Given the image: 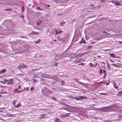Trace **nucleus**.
<instances>
[{"instance_id":"obj_64","label":"nucleus","mask_w":122,"mask_h":122,"mask_svg":"<svg viewBox=\"0 0 122 122\" xmlns=\"http://www.w3.org/2000/svg\"><path fill=\"white\" fill-rule=\"evenodd\" d=\"M27 91H28V88H27Z\"/></svg>"},{"instance_id":"obj_59","label":"nucleus","mask_w":122,"mask_h":122,"mask_svg":"<svg viewBox=\"0 0 122 122\" xmlns=\"http://www.w3.org/2000/svg\"><path fill=\"white\" fill-rule=\"evenodd\" d=\"M1 97V96L0 94V97Z\"/></svg>"},{"instance_id":"obj_25","label":"nucleus","mask_w":122,"mask_h":122,"mask_svg":"<svg viewBox=\"0 0 122 122\" xmlns=\"http://www.w3.org/2000/svg\"><path fill=\"white\" fill-rule=\"evenodd\" d=\"M16 100H14L13 101V102L12 103V104L13 105H14L15 106V104L16 103Z\"/></svg>"},{"instance_id":"obj_38","label":"nucleus","mask_w":122,"mask_h":122,"mask_svg":"<svg viewBox=\"0 0 122 122\" xmlns=\"http://www.w3.org/2000/svg\"><path fill=\"white\" fill-rule=\"evenodd\" d=\"M27 66H25L24 64V66H23V68H27Z\"/></svg>"},{"instance_id":"obj_24","label":"nucleus","mask_w":122,"mask_h":122,"mask_svg":"<svg viewBox=\"0 0 122 122\" xmlns=\"http://www.w3.org/2000/svg\"><path fill=\"white\" fill-rule=\"evenodd\" d=\"M105 122H112V121L110 120H105Z\"/></svg>"},{"instance_id":"obj_35","label":"nucleus","mask_w":122,"mask_h":122,"mask_svg":"<svg viewBox=\"0 0 122 122\" xmlns=\"http://www.w3.org/2000/svg\"><path fill=\"white\" fill-rule=\"evenodd\" d=\"M4 81L6 82L8 81V80L6 79H4Z\"/></svg>"},{"instance_id":"obj_11","label":"nucleus","mask_w":122,"mask_h":122,"mask_svg":"<svg viewBox=\"0 0 122 122\" xmlns=\"http://www.w3.org/2000/svg\"><path fill=\"white\" fill-rule=\"evenodd\" d=\"M114 87L116 89H118V87L117 86V84L116 83V82H114Z\"/></svg>"},{"instance_id":"obj_20","label":"nucleus","mask_w":122,"mask_h":122,"mask_svg":"<svg viewBox=\"0 0 122 122\" xmlns=\"http://www.w3.org/2000/svg\"><path fill=\"white\" fill-rule=\"evenodd\" d=\"M41 40L40 39H39L38 40L36 41L35 42V43L36 44L40 42L41 41Z\"/></svg>"},{"instance_id":"obj_29","label":"nucleus","mask_w":122,"mask_h":122,"mask_svg":"<svg viewBox=\"0 0 122 122\" xmlns=\"http://www.w3.org/2000/svg\"><path fill=\"white\" fill-rule=\"evenodd\" d=\"M67 108H62V109H64V110H65L69 112L70 111L69 110H68V109H67Z\"/></svg>"},{"instance_id":"obj_33","label":"nucleus","mask_w":122,"mask_h":122,"mask_svg":"<svg viewBox=\"0 0 122 122\" xmlns=\"http://www.w3.org/2000/svg\"><path fill=\"white\" fill-rule=\"evenodd\" d=\"M4 112L2 110H0V114H1V113H3Z\"/></svg>"},{"instance_id":"obj_54","label":"nucleus","mask_w":122,"mask_h":122,"mask_svg":"<svg viewBox=\"0 0 122 122\" xmlns=\"http://www.w3.org/2000/svg\"><path fill=\"white\" fill-rule=\"evenodd\" d=\"M37 25H39V23H38V22H37Z\"/></svg>"},{"instance_id":"obj_46","label":"nucleus","mask_w":122,"mask_h":122,"mask_svg":"<svg viewBox=\"0 0 122 122\" xmlns=\"http://www.w3.org/2000/svg\"><path fill=\"white\" fill-rule=\"evenodd\" d=\"M103 34H104L105 33H106V34H107V32L106 31H104L103 32Z\"/></svg>"},{"instance_id":"obj_16","label":"nucleus","mask_w":122,"mask_h":122,"mask_svg":"<svg viewBox=\"0 0 122 122\" xmlns=\"http://www.w3.org/2000/svg\"><path fill=\"white\" fill-rule=\"evenodd\" d=\"M4 10H6L7 11H11L12 10L11 9H4Z\"/></svg>"},{"instance_id":"obj_43","label":"nucleus","mask_w":122,"mask_h":122,"mask_svg":"<svg viewBox=\"0 0 122 122\" xmlns=\"http://www.w3.org/2000/svg\"><path fill=\"white\" fill-rule=\"evenodd\" d=\"M37 70V69H33L32 70V71H36V70Z\"/></svg>"},{"instance_id":"obj_42","label":"nucleus","mask_w":122,"mask_h":122,"mask_svg":"<svg viewBox=\"0 0 122 122\" xmlns=\"http://www.w3.org/2000/svg\"><path fill=\"white\" fill-rule=\"evenodd\" d=\"M119 43L121 44H122V41H119Z\"/></svg>"},{"instance_id":"obj_15","label":"nucleus","mask_w":122,"mask_h":122,"mask_svg":"<svg viewBox=\"0 0 122 122\" xmlns=\"http://www.w3.org/2000/svg\"><path fill=\"white\" fill-rule=\"evenodd\" d=\"M115 5H118V6H121V4L120 3H119L117 2H115Z\"/></svg>"},{"instance_id":"obj_41","label":"nucleus","mask_w":122,"mask_h":122,"mask_svg":"<svg viewBox=\"0 0 122 122\" xmlns=\"http://www.w3.org/2000/svg\"><path fill=\"white\" fill-rule=\"evenodd\" d=\"M95 43H96V42H95L94 41V42H92L91 43V44H95Z\"/></svg>"},{"instance_id":"obj_40","label":"nucleus","mask_w":122,"mask_h":122,"mask_svg":"<svg viewBox=\"0 0 122 122\" xmlns=\"http://www.w3.org/2000/svg\"><path fill=\"white\" fill-rule=\"evenodd\" d=\"M110 65H109V64H108V65H107V67L109 69H110Z\"/></svg>"},{"instance_id":"obj_7","label":"nucleus","mask_w":122,"mask_h":122,"mask_svg":"<svg viewBox=\"0 0 122 122\" xmlns=\"http://www.w3.org/2000/svg\"><path fill=\"white\" fill-rule=\"evenodd\" d=\"M63 32L62 31H58L57 30H56V35H57L58 34H60L61 33H62Z\"/></svg>"},{"instance_id":"obj_10","label":"nucleus","mask_w":122,"mask_h":122,"mask_svg":"<svg viewBox=\"0 0 122 122\" xmlns=\"http://www.w3.org/2000/svg\"><path fill=\"white\" fill-rule=\"evenodd\" d=\"M7 71V70L4 69L1 70V74L5 73Z\"/></svg>"},{"instance_id":"obj_34","label":"nucleus","mask_w":122,"mask_h":122,"mask_svg":"<svg viewBox=\"0 0 122 122\" xmlns=\"http://www.w3.org/2000/svg\"><path fill=\"white\" fill-rule=\"evenodd\" d=\"M84 63H80V64H79L78 65H82V66H84Z\"/></svg>"},{"instance_id":"obj_5","label":"nucleus","mask_w":122,"mask_h":122,"mask_svg":"<svg viewBox=\"0 0 122 122\" xmlns=\"http://www.w3.org/2000/svg\"><path fill=\"white\" fill-rule=\"evenodd\" d=\"M103 73L104 74V76L103 77V78H105L106 77L107 75V73L106 72V70H103Z\"/></svg>"},{"instance_id":"obj_1","label":"nucleus","mask_w":122,"mask_h":122,"mask_svg":"<svg viewBox=\"0 0 122 122\" xmlns=\"http://www.w3.org/2000/svg\"><path fill=\"white\" fill-rule=\"evenodd\" d=\"M74 99H76L77 101L81 100L84 99H87V97L85 96H78L76 97H74L73 98Z\"/></svg>"},{"instance_id":"obj_44","label":"nucleus","mask_w":122,"mask_h":122,"mask_svg":"<svg viewBox=\"0 0 122 122\" xmlns=\"http://www.w3.org/2000/svg\"><path fill=\"white\" fill-rule=\"evenodd\" d=\"M90 5L91 6H92V7L93 6H94V5L93 4H91Z\"/></svg>"},{"instance_id":"obj_49","label":"nucleus","mask_w":122,"mask_h":122,"mask_svg":"<svg viewBox=\"0 0 122 122\" xmlns=\"http://www.w3.org/2000/svg\"><path fill=\"white\" fill-rule=\"evenodd\" d=\"M47 6L48 7H50V5H47Z\"/></svg>"},{"instance_id":"obj_23","label":"nucleus","mask_w":122,"mask_h":122,"mask_svg":"<svg viewBox=\"0 0 122 122\" xmlns=\"http://www.w3.org/2000/svg\"><path fill=\"white\" fill-rule=\"evenodd\" d=\"M112 65L116 67H118V66L116 65V64L113 63L112 64Z\"/></svg>"},{"instance_id":"obj_8","label":"nucleus","mask_w":122,"mask_h":122,"mask_svg":"<svg viewBox=\"0 0 122 122\" xmlns=\"http://www.w3.org/2000/svg\"><path fill=\"white\" fill-rule=\"evenodd\" d=\"M24 66V64H20L18 66V68H23V66Z\"/></svg>"},{"instance_id":"obj_37","label":"nucleus","mask_w":122,"mask_h":122,"mask_svg":"<svg viewBox=\"0 0 122 122\" xmlns=\"http://www.w3.org/2000/svg\"><path fill=\"white\" fill-rule=\"evenodd\" d=\"M86 53H87V52H84L83 53H82L81 54L82 55H84L86 54Z\"/></svg>"},{"instance_id":"obj_2","label":"nucleus","mask_w":122,"mask_h":122,"mask_svg":"<svg viewBox=\"0 0 122 122\" xmlns=\"http://www.w3.org/2000/svg\"><path fill=\"white\" fill-rule=\"evenodd\" d=\"M82 60V59L81 58H80L79 59H76L75 61H73V63L75 64H77L79 63Z\"/></svg>"},{"instance_id":"obj_50","label":"nucleus","mask_w":122,"mask_h":122,"mask_svg":"<svg viewBox=\"0 0 122 122\" xmlns=\"http://www.w3.org/2000/svg\"><path fill=\"white\" fill-rule=\"evenodd\" d=\"M36 81V79H34L33 80V81L34 82H35V81Z\"/></svg>"},{"instance_id":"obj_32","label":"nucleus","mask_w":122,"mask_h":122,"mask_svg":"<svg viewBox=\"0 0 122 122\" xmlns=\"http://www.w3.org/2000/svg\"><path fill=\"white\" fill-rule=\"evenodd\" d=\"M100 74L101 75L102 74V69H101L100 70Z\"/></svg>"},{"instance_id":"obj_58","label":"nucleus","mask_w":122,"mask_h":122,"mask_svg":"<svg viewBox=\"0 0 122 122\" xmlns=\"http://www.w3.org/2000/svg\"><path fill=\"white\" fill-rule=\"evenodd\" d=\"M97 64H96V65H95V66H97Z\"/></svg>"},{"instance_id":"obj_12","label":"nucleus","mask_w":122,"mask_h":122,"mask_svg":"<svg viewBox=\"0 0 122 122\" xmlns=\"http://www.w3.org/2000/svg\"><path fill=\"white\" fill-rule=\"evenodd\" d=\"M55 120V122H61L60 120L59 119L57 118H56Z\"/></svg>"},{"instance_id":"obj_3","label":"nucleus","mask_w":122,"mask_h":122,"mask_svg":"<svg viewBox=\"0 0 122 122\" xmlns=\"http://www.w3.org/2000/svg\"><path fill=\"white\" fill-rule=\"evenodd\" d=\"M39 34V33L37 32L32 31V32H31L30 33V34H29V35H31L34 34L38 35Z\"/></svg>"},{"instance_id":"obj_47","label":"nucleus","mask_w":122,"mask_h":122,"mask_svg":"<svg viewBox=\"0 0 122 122\" xmlns=\"http://www.w3.org/2000/svg\"><path fill=\"white\" fill-rule=\"evenodd\" d=\"M110 82V81H109V82H108V83L107 84H106V86H107L108 85H109V83Z\"/></svg>"},{"instance_id":"obj_45","label":"nucleus","mask_w":122,"mask_h":122,"mask_svg":"<svg viewBox=\"0 0 122 122\" xmlns=\"http://www.w3.org/2000/svg\"><path fill=\"white\" fill-rule=\"evenodd\" d=\"M58 65L57 63H56L55 64V66H57Z\"/></svg>"},{"instance_id":"obj_53","label":"nucleus","mask_w":122,"mask_h":122,"mask_svg":"<svg viewBox=\"0 0 122 122\" xmlns=\"http://www.w3.org/2000/svg\"><path fill=\"white\" fill-rule=\"evenodd\" d=\"M111 2H112V3H114V1H111Z\"/></svg>"},{"instance_id":"obj_18","label":"nucleus","mask_w":122,"mask_h":122,"mask_svg":"<svg viewBox=\"0 0 122 122\" xmlns=\"http://www.w3.org/2000/svg\"><path fill=\"white\" fill-rule=\"evenodd\" d=\"M100 94H101V95H103L105 96H107L108 95V93H99Z\"/></svg>"},{"instance_id":"obj_52","label":"nucleus","mask_w":122,"mask_h":122,"mask_svg":"<svg viewBox=\"0 0 122 122\" xmlns=\"http://www.w3.org/2000/svg\"><path fill=\"white\" fill-rule=\"evenodd\" d=\"M119 117H122V115H120L119 116Z\"/></svg>"},{"instance_id":"obj_39","label":"nucleus","mask_w":122,"mask_h":122,"mask_svg":"<svg viewBox=\"0 0 122 122\" xmlns=\"http://www.w3.org/2000/svg\"><path fill=\"white\" fill-rule=\"evenodd\" d=\"M6 92H0V94H3L4 93H5Z\"/></svg>"},{"instance_id":"obj_36","label":"nucleus","mask_w":122,"mask_h":122,"mask_svg":"<svg viewBox=\"0 0 122 122\" xmlns=\"http://www.w3.org/2000/svg\"><path fill=\"white\" fill-rule=\"evenodd\" d=\"M100 84H104V82L102 81H101L99 82V83Z\"/></svg>"},{"instance_id":"obj_62","label":"nucleus","mask_w":122,"mask_h":122,"mask_svg":"<svg viewBox=\"0 0 122 122\" xmlns=\"http://www.w3.org/2000/svg\"><path fill=\"white\" fill-rule=\"evenodd\" d=\"M108 107H105L104 108H107Z\"/></svg>"},{"instance_id":"obj_48","label":"nucleus","mask_w":122,"mask_h":122,"mask_svg":"<svg viewBox=\"0 0 122 122\" xmlns=\"http://www.w3.org/2000/svg\"><path fill=\"white\" fill-rule=\"evenodd\" d=\"M20 38H25V37H24V36H21Z\"/></svg>"},{"instance_id":"obj_4","label":"nucleus","mask_w":122,"mask_h":122,"mask_svg":"<svg viewBox=\"0 0 122 122\" xmlns=\"http://www.w3.org/2000/svg\"><path fill=\"white\" fill-rule=\"evenodd\" d=\"M21 106V103L20 102L16 105L15 106V108H18Z\"/></svg>"},{"instance_id":"obj_61","label":"nucleus","mask_w":122,"mask_h":122,"mask_svg":"<svg viewBox=\"0 0 122 122\" xmlns=\"http://www.w3.org/2000/svg\"><path fill=\"white\" fill-rule=\"evenodd\" d=\"M108 111V110H107L106 111V112H107Z\"/></svg>"},{"instance_id":"obj_51","label":"nucleus","mask_w":122,"mask_h":122,"mask_svg":"<svg viewBox=\"0 0 122 122\" xmlns=\"http://www.w3.org/2000/svg\"><path fill=\"white\" fill-rule=\"evenodd\" d=\"M53 41L56 42L57 41V40L56 39L54 40Z\"/></svg>"},{"instance_id":"obj_14","label":"nucleus","mask_w":122,"mask_h":122,"mask_svg":"<svg viewBox=\"0 0 122 122\" xmlns=\"http://www.w3.org/2000/svg\"><path fill=\"white\" fill-rule=\"evenodd\" d=\"M60 117L61 118H64L66 117V116H65V114L60 115Z\"/></svg>"},{"instance_id":"obj_13","label":"nucleus","mask_w":122,"mask_h":122,"mask_svg":"<svg viewBox=\"0 0 122 122\" xmlns=\"http://www.w3.org/2000/svg\"><path fill=\"white\" fill-rule=\"evenodd\" d=\"M92 48V46H88L86 47V50H87L90 49Z\"/></svg>"},{"instance_id":"obj_60","label":"nucleus","mask_w":122,"mask_h":122,"mask_svg":"<svg viewBox=\"0 0 122 122\" xmlns=\"http://www.w3.org/2000/svg\"><path fill=\"white\" fill-rule=\"evenodd\" d=\"M43 56L42 55H41L40 56V57H41V56Z\"/></svg>"},{"instance_id":"obj_56","label":"nucleus","mask_w":122,"mask_h":122,"mask_svg":"<svg viewBox=\"0 0 122 122\" xmlns=\"http://www.w3.org/2000/svg\"><path fill=\"white\" fill-rule=\"evenodd\" d=\"M66 105L67 106H69V105H67V104H66Z\"/></svg>"},{"instance_id":"obj_22","label":"nucleus","mask_w":122,"mask_h":122,"mask_svg":"<svg viewBox=\"0 0 122 122\" xmlns=\"http://www.w3.org/2000/svg\"><path fill=\"white\" fill-rule=\"evenodd\" d=\"M21 87L20 86H19L18 87V88H16V89H15L14 90L15 91H17L20 88H21Z\"/></svg>"},{"instance_id":"obj_6","label":"nucleus","mask_w":122,"mask_h":122,"mask_svg":"<svg viewBox=\"0 0 122 122\" xmlns=\"http://www.w3.org/2000/svg\"><path fill=\"white\" fill-rule=\"evenodd\" d=\"M110 56L112 57V58H116V57L115 55L113 53H111L110 54Z\"/></svg>"},{"instance_id":"obj_28","label":"nucleus","mask_w":122,"mask_h":122,"mask_svg":"<svg viewBox=\"0 0 122 122\" xmlns=\"http://www.w3.org/2000/svg\"><path fill=\"white\" fill-rule=\"evenodd\" d=\"M70 114V113H67V114H65V116H66V117H69V114Z\"/></svg>"},{"instance_id":"obj_26","label":"nucleus","mask_w":122,"mask_h":122,"mask_svg":"<svg viewBox=\"0 0 122 122\" xmlns=\"http://www.w3.org/2000/svg\"><path fill=\"white\" fill-rule=\"evenodd\" d=\"M25 9V8L24 7L23 5L22 6V12H23Z\"/></svg>"},{"instance_id":"obj_63","label":"nucleus","mask_w":122,"mask_h":122,"mask_svg":"<svg viewBox=\"0 0 122 122\" xmlns=\"http://www.w3.org/2000/svg\"><path fill=\"white\" fill-rule=\"evenodd\" d=\"M22 17H23H23H24V16H23H23H22Z\"/></svg>"},{"instance_id":"obj_30","label":"nucleus","mask_w":122,"mask_h":122,"mask_svg":"<svg viewBox=\"0 0 122 122\" xmlns=\"http://www.w3.org/2000/svg\"><path fill=\"white\" fill-rule=\"evenodd\" d=\"M35 89L34 87H32L30 88V90L31 91H33Z\"/></svg>"},{"instance_id":"obj_57","label":"nucleus","mask_w":122,"mask_h":122,"mask_svg":"<svg viewBox=\"0 0 122 122\" xmlns=\"http://www.w3.org/2000/svg\"><path fill=\"white\" fill-rule=\"evenodd\" d=\"M63 24H64V23H62L61 24H62V25H63Z\"/></svg>"},{"instance_id":"obj_9","label":"nucleus","mask_w":122,"mask_h":122,"mask_svg":"<svg viewBox=\"0 0 122 122\" xmlns=\"http://www.w3.org/2000/svg\"><path fill=\"white\" fill-rule=\"evenodd\" d=\"M86 42V41L85 40L83 39L81 40L79 42V43L80 44H81L82 43H85Z\"/></svg>"},{"instance_id":"obj_31","label":"nucleus","mask_w":122,"mask_h":122,"mask_svg":"<svg viewBox=\"0 0 122 122\" xmlns=\"http://www.w3.org/2000/svg\"><path fill=\"white\" fill-rule=\"evenodd\" d=\"M0 82L1 83H2L4 84H6V83L5 82L3 81H0Z\"/></svg>"},{"instance_id":"obj_19","label":"nucleus","mask_w":122,"mask_h":122,"mask_svg":"<svg viewBox=\"0 0 122 122\" xmlns=\"http://www.w3.org/2000/svg\"><path fill=\"white\" fill-rule=\"evenodd\" d=\"M89 64L91 67H94L95 66V65L92 64V63H90Z\"/></svg>"},{"instance_id":"obj_27","label":"nucleus","mask_w":122,"mask_h":122,"mask_svg":"<svg viewBox=\"0 0 122 122\" xmlns=\"http://www.w3.org/2000/svg\"><path fill=\"white\" fill-rule=\"evenodd\" d=\"M51 98H52V99H53V100H56V101H57V100L55 98V97H51Z\"/></svg>"},{"instance_id":"obj_17","label":"nucleus","mask_w":122,"mask_h":122,"mask_svg":"<svg viewBox=\"0 0 122 122\" xmlns=\"http://www.w3.org/2000/svg\"><path fill=\"white\" fill-rule=\"evenodd\" d=\"M61 85L62 86H64L65 83V81L63 80H62L61 81Z\"/></svg>"},{"instance_id":"obj_55","label":"nucleus","mask_w":122,"mask_h":122,"mask_svg":"<svg viewBox=\"0 0 122 122\" xmlns=\"http://www.w3.org/2000/svg\"><path fill=\"white\" fill-rule=\"evenodd\" d=\"M110 61L111 62H114V61H112V60H110Z\"/></svg>"},{"instance_id":"obj_21","label":"nucleus","mask_w":122,"mask_h":122,"mask_svg":"<svg viewBox=\"0 0 122 122\" xmlns=\"http://www.w3.org/2000/svg\"><path fill=\"white\" fill-rule=\"evenodd\" d=\"M36 9L40 10H41V11H42V10H43V9H41L40 7H36Z\"/></svg>"}]
</instances>
